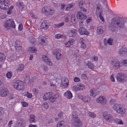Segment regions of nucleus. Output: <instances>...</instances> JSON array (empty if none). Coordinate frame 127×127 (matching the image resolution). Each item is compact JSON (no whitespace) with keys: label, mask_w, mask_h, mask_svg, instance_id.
Returning a JSON list of instances; mask_svg holds the SVG:
<instances>
[{"label":"nucleus","mask_w":127,"mask_h":127,"mask_svg":"<svg viewBox=\"0 0 127 127\" xmlns=\"http://www.w3.org/2000/svg\"><path fill=\"white\" fill-rule=\"evenodd\" d=\"M113 108L116 112L120 114L123 115L125 113L126 110L122 104L115 103L113 105Z\"/></svg>","instance_id":"1"},{"label":"nucleus","mask_w":127,"mask_h":127,"mask_svg":"<svg viewBox=\"0 0 127 127\" xmlns=\"http://www.w3.org/2000/svg\"><path fill=\"white\" fill-rule=\"evenodd\" d=\"M4 26L5 28L8 30L10 28H15V26L14 21L11 19H9L4 23Z\"/></svg>","instance_id":"2"},{"label":"nucleus","mask_w":127,"mask_h":127,"mask_svg":"<svg viewBox=\"0 0 127 127\" xmlns=\"http://www.w3.org/2000/svg\"><path fill=\"white\" fill-rule=\"evenodd\" d=\"M13 86L14 88L18 90H20L24 88V83L20 80H17L14 83Z\"/></svg>","instance_id":"3"},{"label":"nucleus","mask_w":127,"mask_h":127,"mask_svg":"<svg viewBox=\"0 0 127 127\" xmlns=\"http://www.w3.org/2000/svg\"><path fill=\"white\" fill-rule=\"evenodd\" d=\"M127 78V74L122 73H119L117 76L118 81L120 82L124 83L127 81L126 79Z\"/></svg>","instance_id":"4"},{"label":"nucleus","mask_w":127,"mask_h":127,"mask_svg":"<svg viewBox=\"0 0 127 127\" xmlns=\"http://www.w3.org/2000/svg\"><path fill=\"white\" fill-rule=\"evenodd\" d=\"M74 113L72 115L73 117L72 121V124L75 127H80L82 125V123L77 117V116L76 115H74Z\"/></svg>","instance_id":"5"},{"label":"nucleus","mask_w":127,"mask_h":127,"mask_svg":"<svg viewBox=\"0 0 127 127\" xmlns=\"http://www.w3.org/2000/svg\"><path fill=\"white\" fill-rule=\"evenodd\" d=\"M9 4V0H0V8L6 10L8 8V5Z\"/></svg>","instance_id":"6"},{"label":"nucleus","mask_w":127,"mask_h":127,"mask_svg":"<svg viewBox=\"0 0 127 127\" xmlns=\"http://www.w3.org/2000/svg\"><path fill=\"white\" fill-rule=\"evenodd\" d=\"M108 8L107 5V2L106 0H100L99 1V3L98 4L96 8V14H98V11H99L100 9L102 8L104 6Z\"/></svg>","instance_id":"7"},{"label":"nucleus","mask_w":127,"mask_h":127,"mask_svg":"<svg viewBox=\"0 0 127 127\" xmlns=\"http://www.w3.org/2000/svg\"><path fill=\"white\" fill-rule=\"evenodd\" d=\"M111 64L113 67L115 69H117L122 66L121 62L117 59H114L112 61Z\"/></svg>","instance_id":"8"},{"label":"nucleus","mask_w":127,"mask_h":127,"mask_svg":"<svg viewBox=\"0 0 127 127\" xmlns=\"http://www.w3.org/2000/svg\"><path fill=\"white\" fill-rule=\"evenodd\" d=\"M9 94V91L7 88L4 87L0 89V95L1 97H5L8 95Z\"/></svg>","instance_id":"9"},{"label":"nucleus","mask_w":127,"mask_h":127,"mask_svg":"<svg viewBox=\"0 0 127 127\" xmlns=\"http://www.w3.org/2000/svg\"><path fill=\"white\" fill-rule=\"evenodd\" d=\"M96 100L97 103L100 104L102 105L105 104L107 102L106 98L105 96H100L97 98Z\"/></svg>","instance_id":"10"},{"label":"nucleus","mask_w":127,"mask_h":127,"mask_svg":"<svg viewBox=\"0 0 127 127\" xmlns=\"http://www.w3.org/2000/svg\"><path fill=\"white\" fill-rule=\"evenodd\" d=\"M103 117L108 122H111L113 119V117L106 112H104Z\"/></svg>","instance_id":"11"},{"label":"nucleus","mask_w":127,"mask_h":127,"mask_svg":"<svg viewBox=\"0 0 127 127\" xmlns=\"http://www.w3.org/2000/svg\"><path fill=\"white\" fill-rule=\"evenodd\" d=\"M125 22L124 20L122 18H119L117 20L116 24L114 25V26H116L121 28H123L124 27Z\"/></svg>","instance_id":"12"},{"label":"nucleus","mask_w":127,"mask_h":127,"mask_svg":"<svg viewBox=\"0 0 127 127\" xmlns=\"http://www.w3.org/2000/svg\"><path fill=\"white\" fill-rule=\"evenodd\" d=\"M78 31L79 34L81 35H88L89 34V32L84 27H80Z\"/></svg>","instance_id":"13"},{"label":"nucleus","mask_w":127,"mask_h":127,"mask_svg":"<svg viewBox=\"0 0 127 127\" xmlns=\"http://www.w3.org/2000/svg\"><path fill=\"white\" fill-rule=\"evenodd\" d=\"M80 98L83 102L85 103L89 102L91 100V97L89 95L81 96Z\"/></svg>","instance_id":"14"},{"label":"nucleus","mask_w":127,"mask_h":127,"mask_svg":"<svg viewBox=\"0 0 127 127\" xmlns=\"http://www.w3.org/2000/svg\"><path fill=\"white\" fill-rule=\"evenodd\" d=\"M56 76H58V74H54L53 75H52L50 76V77L49 78V79H48V80L49 81L51 82V80H54L55 79H56L55 78L56 77H54L55 76V77H56ZM56 82L55 80L54 81L52 82V83L50 84V85L51 86H53L55 87L56 86L57 84L56 83H54Z\"/></svg>","instance_id":"15"},{"label":"nucleus","mask_w":127,"mask_h":127,"mask_svg":"<svg viewBox=\"0 0 127 127\" xmlns=\"http://www.w3.org/2000/svg\"><path fill=\"white\" fill-rule=\"evenodd\" d=\"M76 17L78 19L80 20H84L87 17L86 16L81 12H78L76 14Z\"/></svg>","instance_id":"16"},{"label":"nucleus","mask_w":127,"mask_h":127,"mask_svg":"<svg viewBox=\"0 0 127 127\" xmlns=\"http://www.w3.org/2000/svg\"><path fill=\"white\" fill-rule=\"evenodd\" d=\"M90 96L93 98H95L99 94V91L97 89H93L91 90L90 92Z\"/></svg>","instance_id":"17"},{"label":"nucleus","mask_w":127,"mask_h":127,"mask_svg":"<svg viewBox=\"0 0 127 127\" xmlns=\"http://www.w3.org/2000/svg\"><path fill=\"white\" fill-rule=\"evenodd\" d=\"M42 60L44 62L46 63L48 65L51 66L52 65V62L50 61L48 57L45 55L42 56Z\"/></svg>","instance_id":"18"},{"label":"nucleus","mask_w":127,"mask_h":127,"mask_svg":"<svg viewBox=\"0 0 127 127\" xmlns=\"http://www.w3.org/2000/svg\"><path fill=\"white\" fill-rule=\"evenodd\" d=\"M77 32L76 29H72L68 31V35L70 37H74L76 35Z\"/></svg>","instance_id":"19"},{"label":"nucleus","mask_w":127,"mask_h":127,"mask_svg":"<svg viewBox=\"0 0 127 127\" xmlns=\"http://www.w3.org/2000/svg\"><path fill=\"white\" fill-rule=\"evenodd\" d=\"M52 96V93L51 92L46 93H45L43 97V99L44 100H47L50 99Z\"/></svg>","instance_id":"20"},{"label":"nucleus","mask_w":127,"mask_h":127,"mask_svg":"<svg viewBox=\"0 0 127 127\" xmlns=\"http://www.w3.org/2000/svg\"><path fill=\"white\" fill-rule=\"evenodd\" d=\"M39 42L41 45H44L46 44V38L45 37H39L38 38Z\"/></svg>","instance_id":"21"},{"label":"nucleus","mask_w":127,"mask_h":127,"mask_svg":"<svg viewBox=\"0 0 127 127\" xmlns=\"http://www.w3.org/2000/svg\"><path fill=\"white\" fill-rule=\"evenodd\" d=\"M15 48L17 52L19 51L22 49L21 43L18 40H16V41Z\"/></svg>","instance_id":"22"},{"label":"nucleus","mask_w":127,"mask_h":127,"mask_svg":"<svg viewBox=\"0 0 127 127\" xmlns=\"http://www.w3.org/2000/svg\"><path fill=\"white\" fill-rule=\"evenodd\" d=\"M61 85L63 88H66L68 87V80L67 78L65 79L61 83Z\"/></svg>","instance_id":"23"},{"label":"nucleus","mask_w":127,"mask_h":127,"mask_svg":"<svg viewBox=\"0 0 127 127\" xmlns=\"http://www.w3.org/2000/svg\"><path fill=\"white\" fill-rule=\"evenodd\" d=\"M63 95L64 96L69 99L71 98L73 96L72 93L69 91H67L65 92Z\"/></svg>","instance_id":"24"},{"label":"nucleus","mask_w":127,"mask_h":127,"mask_svg":"<svg viewBox=\"0 0 127 127\" xmlns=\"http://www.w3.org/2000/svg\"><path fill=\"white\" fill-rule=\"evenodd\" d=\"M59 97V95L58 94H55L54 95L52 96L50 99V101L51 102H54L56 99H58Z\"/></svg>","instance_id":"25"},{"label":"nucleus","mask_w":127,"mask_h":127,"mask_svg":"<svg viewBox=\"0 0 127 127\" xmlns=\"http://www.w3.org/2000/svg\"><path fill=\"white\" fill-rule=\"evenodd\" d=\"M50 7L45 6L42 8L41 9V11L42 13H45L47 14L49 10Z\"/></svg>","instance_id":"26"},{"label":"nucleus","mask_w":127,"mask_h":127,"mask_svg":"<svg viewBox=\"0 0 127 127\" xmlns=\"http://www.w3.org/2000/svg\"><path fill=\"white\" fill-rule=\"evenodd\" d=\"M16 5L20 10L22 11L24 8V6L23 3L20 1H18L16 3Z\"/></svg>","instance_id":"27"},{"label":"nucleus","mask_w":127,"mask_h":127,"mask_svg":"<svg viewBox=\"0 0 127 127\" xmlns=\"http://www.w3.org/2000/svg\"><path fill=\"white\" fill-rule=\"evenodd\" d=\"M80 42L81 43V48L85 49L86 47V45L85 43V41L83 38H81L80 40Z\"/></svg>","instance_id":"28"},{"label":"nucleus","mask_w":127,"mask_h":127,"mask_svg":"<svg viewBox=\"0 0 127 127\" xmlns=\"http://www.w3.org/2000/svg\"><path fill=\"white\" fill-rule=\"evenodd\" d=\"M42 26L43 28H47L49 26L48 22L47 21H44L42 23Z\"/></svg>","instance_id":"29"},{"label":"nucleus","mask_w":127,"mask_h":127,"mask_svg":"<svg viewBox=\"0 0 127 127\" xmlns=\"http://www.w3.org/2000/svg\"><path fill=\"white\" fill-rule=\"evenodd\" d=\"M74 41L73 39H71L65 44V47H69L73 44Z\"/></svg>","instance_id":"30"},{"label":"nucleus","mask_w":127,"mask_h":127,"mask_svg":"<svg viewBox=\"0 0 127 127\" xmlns=\"http://www.w3.org/2000/svg\"><path fill=\"white\" fill-rule=\"evenodd\" d=\"M56 55V59L58 60L60 59L62 57V54L60 53L55 51L54 53Z\"/></svg>","instance_id":"31"},{"label":"nucleus","mask_w":127,"mask_h":127,"mask_svg":"<svg viewBox=\"0 0 127 127\" xmlns=\"http://www.w3.org/2000/svg\"><path fill=\"white\" fill-rule=\"evenodd\" d=\"M24 68V66L23 64H20L19 65L18 68L17 70L18 72H20L23 71Z\"/></svg>","instance_id":"32"},{"label":"nucleus","mask_w":127,"mask_h":127,"mask_svg":"<svg viewBox=\"0 0 127 127\" xmlns=\"http://www.w3.org/2000/svg\"><path fill=\"white\" fill-rule=\"evenodd\" d=\"M35 116L33 114L31 115L30 116L29 122L30 123H32L35 122Z\"/></svg>","instance_id":"33"},{"label":"nucleus","mask_w":127,"mask_h":127,"mask_svg":"<svg viewBox=\"0 0 127 127\" xmlns=\"http://www.w3.org/2000/svg\"><path fill=\"white\" fill-rule=\"evenodd\" d=\"M74 4L73 3L67 4V7L65 9V10L66 11H69L70 9L72 7Z\"/></svg>","instance_id":"34"},{"label":"nucleus","mask_w":127,"mask_h":127,"mask_svg":"<svg viewBox=\"0 0 127 127\" xmlns=\"http://www.w3.org/2000/svg\"><path fill=\"white\" fill-rule=\"evenodd\" d=\"M55 10L53 8L50 7L48 13V14L51 15H53L55 13Z\"/></svg>","instance_id":"35"},{"label":"nucleus","mask_w":127,"mask_h":127,"mask_svg":"<svg viewBox=\"0 0 127 127\" xmlns=\"http://www.w3.org/2000/svg\"><path fill=\"white\" fill-rule=\"evenodd\" d=\"M29 50L32 53H35L37 51L35 47H30L28 48Z\"/></svg>","instance_id":"36"},{"label":"nucleus","mask_w":127,"mask_h":127,"mask_svg":"<svg viewBox=\"0 0 127 127\" xmlns=\"http://www.w3.org/2000/svg\"><path fill=\"white\" fill-rule=\"evenodd\" d=\"M71 22L72 23L74 24H75L76 23L75 16L74 14H72L71 16Z\"/></svg>","instance_id":"37"},{"label":"nucleus","mask_w":127,"mask_h":127,"mask_svg":"<svg viewBox=\"0 0 127 127\" xmlns=\"http://www.w3.org/2000/svg\"><path fill=\"white\" fill-rule=\"evenodd\" d=\"M5 58V55L1 53H0V62L3 61Z\"/></svg>","instance_id":"38"},{"label":"nucleus","mask_w":127,"mask_h":127,"mask_svg":"<svg viewBox=\"0 0 127 127\" xmlns=\"http://www.w3.org/2000/svg\"><path fill=\"white\" fill-rule=\"evenodd\" d=\"M64 24V22H62L59 24L54 25V27L55 28H58L63 26Z\"/></svg>","instance_id":"39"},{"label":"nucleus","mask_w":127,"mask_h":127,"mask_svg":"<svg viewBox=\"0 0 127 127\" xmlns=\"http://www.w3.org/2000/svg\"><path fill=\"white\" fill-rule=\"evenodd\" d=\"M79 88V90H82L85 89V86L81 84H78Z\"/></svg>","instance_id":"40"},{"label":"nucleus","mask_w":127,"mask_h":127,"mask_svg":"<svg viewBox=\"0 0 127 127\" xmlns=\"http://www.w3.org/2000/svg\"><path fill=\"white\" fill-rule=\"evenodd\" d=\"M103 32L102 28L101 26L98 27L97 29V33L100 34L101 33Z\"/></svg>","instance_id":"41"},{"label":"nucleus","mask_w":127,"mask_h":127,"mask_svg":"<svg viewBox=\"0 0 127 127\" xmlns=\"http://www.w3.org/2000/svg\"><path fill=\"white\" fill-rule=\"evenodd\" d=\"M87 65L88 66L89 68L91 69L93 68L94 66L93 64L91 62H89L87 64Z\"/></svg>","instance_id":"42"},{"label":"nucleus","mask_w":127,"mask_h":127,"mask_svg":"<svg viewBox=\"0 0 127 127\" xmlns=\"http://www.w3.org/2000/svg\"><path fill=\"white\" fill-rule=\"evenodd\" d=\"M98 14H96L97 15H99L100 18V20L102 22H104V19L103 17L101 16V12L100 11H98Z\"/></svg>","instance_id":"43"},{"label":"nucleus","mask_w":127,"mask_h":127,"mask_svg":"<svg viewBox=\"0 0 127 127\" xmlns=\"http://www.w3.org/2000/svg\"><path fill=\"white\" fill-rule=\"evenodd\" d=\"M84 3L83 1L82 0L80 1L79 3V8L81 9H83V8H84Z\"/></svg>","instance_id":"44"},{"label":"nucleus","mask_w":127,"mask_h":127,"mask_svg":"<svg viewBox=\"0 0 127 127\" xmlns=\"http://www.w3.org/2000/svg\"><path fill=\"white\" fill-rule=\"evenodd\" d=\"M73 90L76 92H77L79 91L78 85H75L73 87Z\"/></svg>","instance_id":"45"},{"label":"nucleus","mask_w":127,"mask_h":127,"mask_svg":"<svg viewBox=\"0 0 127 127\" xmlns=\"http://www.w3.org/2000/svg\"><path fill=\"white\" fill-rule=\"evenodd\" d=\"M21 104L22 106L24 107H26L28 106L29 104L28 102L25 101H22L21 102Z\"/></svg>","instance_id":"46"},{"label":"nucleus","mask_w":127,"mask_h":127,"mask_svg":"<svg viewBox=\"0 0 127 127\" xmlns=\"http://www.w3.org/2000/svg\"><path fill=\"white\" fill-rule=\"evenodd\" d=\"M64 122L63 121H61L59 122L57 126V127H61L64 124Z\"/></svg>","instance_id":"47"},{"label":"nucleus","mask_w":127,"mask_h":127,"mask_svg":"<svg viewBox=\"0 0 127 127\" xmlns=\"http://www.w3.org/2000/svg\"><path fill=\"white\" fill-rule=\"evenodd\" d=\"M26 96L28 98H31L32 97V94L29 93L28 92H27L25 94Z\"/></svg>","instance_id":"48"},{"label":"nucleus","mask_w":127,"mask_h":127,"mask_svg":"<svg viewBox=\"0 0 127 127\" xmlns=\"http://www.w3.org/2000/svg\"><path fill=\"white\" fill-rule=\"evenodd\" d=\"M49 106V105L48 103L47 102H45L43 103L42 105L43 107L45 109H47L48 108Z\"/></svg>","instance_id":"49"},{"label":"nucleus","mask_w":127,"mask_h":127,"mask_svg":"<svg viewBox=\"0 0 127 127\" xmlns=\"http://www.w3.org/2000/svg\"><path fill=\"white\" fill-rule=\"evenodd\" d=\"M12 73L11 72H8L7 73L6 76L7 77L8 79H10L12 77Z\"/></svg>","instance_id":"50"},{"label":"nucleus","mask_w":127,"mask_h":127,"mask_svg":"<svg viewBox=\"0 0 127 127\" xmlns=\"http://www.w3.org/2000/svg\"><path fill=\"white\" fill-rule=\"evenodd\" d=\"M89 116L93 118H95L96 116L93 113L90 112L88 114Z\"/></svg>","instance_id":"51"},{"label":"nucleus","mask_w":127,"mask_h":127,"mask_svg":"<svg viewBox=\"0 0 127 127\" xmlns=\"http://www.w3.org/2000/svg\"><path fill=\"white\" fill-rule=\"evenodd\" d=\"M113 41V40L112 39L109 38L107 40V43L110 45H111L112 44Z\"/></svg>","instance_id":"52"},{"label":"nucleus","mask_w":127,"mask_h":127,"mask_svg":"<svg viewBox=\"0 0 127 127\" xmlns=\"http://www.w3.org/2000/svg\"><path fill=\"white\" fill-rule=\"evenodd\" d=\"M75 56V57L77 61H79L80 60V55L78 54H76Z\"/></svg>","instance_id":"53"},{"label":"nucleus","mask_w":127,"mask_h":127,"mask_svg":"<svg viewBox=\"0 0 127 127\" xmlns=\"http://www.w3.org/2000/svg\"><path fill=\"white\" fill-rule=\"evenodd\" d=\"M65 6V4L64 3H63L61 4L60 5V10H63L64 9Z\"/></svg>","instance_id":"54"},{"label":"nucleus","mask_w":127,"mask_h":127,"mask_svg":"<svg viewBox=\"0 0 127 127\" xmlns=\"http://www.w3.org/2000/svg\"><path fill=\"white\" fill-rule=\"evenodd\" d=\"M63 35L60 34H56L55 35V37L56 38H62Z\"/></svg>","instance_id":"55"},{"label":"nucleus","mask_w":127,"mask_h":127,"mask_svg":"<svg viewBox=\"0 0 127 127\" xmlns=\"http://www.w3.org/2000/svg\"><path fill=\"white\" fill-rule=\"evenodd\" d=\"M13 124V121L12 120L10 121L6 127H12L11 126Z\"/></svg>","instance_id":"56"},{"label":"nucleus","mask_w":127,"mask_h":127,"mask_svg":"<svg viewBox=\"0 0 127 127\" xmlns=\"http://www.w3.org/2000/svg\"><path fill=\"white\" fill-rule=\"evenodd\" d=\"M110 79L112 82H114L115 81V78H114V74L113 73L111 75L110 78Z\"/></svg>","instance_id":"57"},{"label":"nucleus","mask_w":127,"mask_h":127,"mask_svg":"<svg viewBox=\"0 0 127 127\" xmlns=\"http://www.w3.org/2000/svg\"><path fill=\"white\" fill-rule=\"evenodd\" d=\"M92 20V17H90L87 19L86 20V23L88 24Z\"/></svg>","instance_id":"58"},{"label":"nucleus","mask_w":127,"mask_h":127,"mask_svg":"<svg viewBox=\"0 0 127 127\" xmlns=\"http://www.w3.org/2000/svg\"><path fill=\"white\" fill-rule=\"evenodd\" d=\"M119 125H123L124 124V122L123 121L120 119H118V122L117 123Z\"/></svg>","instance_id":"59"},{"label":"nucleus","mask_w":127,"mask_h":127,"mask_svg":"<svg viewBox=\"0 0 127 127\" xmlns=\"http://www.w3.org/2000/svg\"><path fill=\"white\" fill-rule=\"evenodd\" d=\"M125 51L123 50L122 49H120L119 51V54L121 55L123 54H125Z\"/></svg>","instance_id":"60"},{"label":"nucleus","mask_w":127,"mask_h":127,"mask_svg":"<svg viewBox=\"0 0 127 127\" xmlns=\"http://www.w3.org/2000/svg\"><path fill=\"white\" fill-rule=\"evenodd\" d=\"M81 77L82 78L85 79H87V76L86 75V74H82L81 75Z\"/></svg>","instance_id":"61"},{"label":"nucleus","mask_w":127,"mask_h":127,"mask_svg":"<svg viewBox=\"0 0 127 127\" xmlns=\"http://www.w3.org/2000/svg\"><path fill=\"white\" fill-rule=\"evenodd\" d=\"M23 29V25L22 24L19 25L18 26V30H19L21 31Z\"/></svg>","instance_id":"62"},{"label":"nucleus","mask_w":127,"mask_h":127,"mask_svg":"<svg viewBox=\"0 0 127 127\" xmlns=\"http://www.w3.org/2000/svg\"><path fill=\"white\" fill-rule=\"evenodd\" d=\"M74 81L75 82H77L80 81V79L78 77H75L74 79Z\"/></svg>","instance_id":"63"},{"label":"nucleus","mask_w":127,"mask_h":127,"mask_svg":"<svg viewBox=\"0 0 127 127\" xmlns=\"http://www.w3.org/2000/svg\"><path fill=\"white\" fill-rule=\"evenodd\" d=\"M121 62L122 64H125L127 65V60H123Z\"/></svg>","instance_id":"64"}]
</instances>
